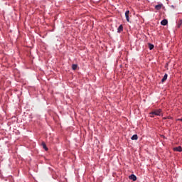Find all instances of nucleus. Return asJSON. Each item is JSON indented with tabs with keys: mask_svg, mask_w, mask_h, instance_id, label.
I'll use <instances>...</instances> for the list:
<instances>
[{
	"mask_svg": "<svg viewBox=\"0 0 182 182\" xmlns=\"http://www.w3.org/2000/svg\"><path fill=\"white\" fill-rule=\"evenodd\" d=\"M161 109H158L154 111H152L149 113L150 117H154V116H160L161 114Z\"/></svg>",
	"mask_w": 182,
	"mask_h": 182,
	"instance_id": "obj_1",
	"label": "nucleus"
},
{
	"mask_svg": "<svg viewBox=\"0 0 182 182\" xmlns=\"http://www.w3.org/2000/svg\"><path fill=\"white\" fill-rule=\"evenodd\" d=\"M130 14V11L127 10L125 12V17H126V20L127 21V22H130V19L129 18V15Z\"/></svg>",
	"mask_w": 182,
	"mask_h": 182,
	"instance_id": "obj_2",
	"label": "nucleus"
},
{
	"mask_svg": "<svg viewBox=\"0 0 182 182\" xmlns=\"http://www.w3.org/2000/svg\"><path fill=\"white\" fill-rule=\"evenodd\" d=\"M129 178L130 180H132L133 181H136V180H137V177H136V175L134 174H132L131 176H129Z\"/></svg>",
	"mask_w": 182,
	"mask_h": 182,
	"instance_id": "obj_3",
	"label": "nucleus"
},
{
	"mask_svg": "<svg viewBox=\"0 0 182 182\" xmlns=\"http://www.w3.org/2000/svg\"><path fill=\"white\" fill-rule=\"evenodd\" d=\"M173 150V151H179L181 153L182 151V148L181 146H179L178 147H174Z\"/></svg>",
	"mask_w": 182,
	"mask_h": 182,
	"instance_id": "obj_4",
	"label": "nucleus"
},
{
	"mask_svg": "<svg viewBox=\"0 0 182 182\" xmlns=\"http://www.w3.org/2000/svg\"><path fill=\"white\" fill-rule=\"evenodd\" d=\"M167 23H168V21H167V19H164L161 22V25H163V26H166Z\"/></svg>",
	"mask_w": 182,
	"mask_h": 182,
	"instance_id": "obj_5",
	"label": "nucleus"
},
{
	"mask_svg": "<svg viewBox=\"0 0 182 182\" xmlns=\"http://www.w3.org/2000/svg\"><path fill=\"white\" fill-rule=\"evenodd\" d=\"M163 6V4H158L156 6H155V9H156V11H160L161 9Z\"/></svg>",
	"mask_w": 182,
	"mask_h": 182,
	"instance_id": "obj_6",
	"label": "nucleus"
},
{
	"mask_svg": "<svg viewBox=\"0 0 182 182\" xmlns=\"http://www.w3.org/2000/svg\"><path fill=\"white\" fill-rule=\"evenodd\" d=\"M118 33H120V32H123V25H120L117 28Z\"/></svg>",
	"mask_w": 182,
	"mask_h": 182,
	"instance_id": "obj_7",
	"label": "nucleus"
},
{
	"mask_svg": "<svg viewBox=\"0 0 182 182\" xmlns=\"http://www.w3.org/2000/svg\"><path fill=\"white\" fill-rule=\"evenodd\" d=\"M168 75L167 74H165L164 77L162 78L161 80V82H166V80H167V77H168Z\"/></svg>",
	"mask_w": 182,
	"mask_h": 182,
	"instance_id": "obj_8",
	"label": "nucleus"
},
{
	"mask_svg": "<svg viewBox=\"0 0 182 182\" xmlns=\"http://www.w3.org/2000/svg\"><path fill=\"white\" fill-rule=\"evenodd\" d=\"M43 148L46 150V151H48V147L46 146V144L45 142H42Z\"/></svg>",
	"mask_w": 182,
	"mask_h": 182,
	"instance_id": "obj_9",
	"label": "nucleus"
},
{
	"mask_svg": "<svg viewBox=\"0 0 182 182\" xmlns=\"http://www.w3.org/2000/svg\"><path fill=\"white\" fill-rule=\"evenodd\" d=\"M132 140H137L139 139V136H137V134H134L132 136Z\"/></svg>",
	"mask_w": 182,
	"mask_h": 182,
	"instance_id": "obj_10",
	"label": "nucleus"
},
{
	"mask_svg": "<svg viewBox=\"0 0 182 182\" xmlns=\"http://www.w3.org/2000/svg\"><path fill=\"white\" fill-rule=\"evenodd\" d=\"M149 48L150 49V50H152V49H154V45L149 43Z\"/></svg>",
	"mask_w": 182,
	"mask_h": 182,
	"instance_id": "obj_11",
	"label": "nucleus"
},
{
	"mask_svg": "<svg viewBox=\"0 0 182 182\" xmlns=\"http://www.w3.org/2000/svg\"><path fill=\"white\" fill-rule=\"evenodd\" d=\"M72 69H73V70H76V69H77V65L73 64L72 65Z\"/></svg>",
	"mask_w": 182,
	"mask_h": 182,
	"instance_id": "obj_12",
	"label": "nucleus"
},
{
	"mask_svg": "<svg viewBox=\"0 0 182 182\" xmlns=\"http://www.w3.org/2000/svg\"><path fill=\"white\" fill-rule=\"evenodd\" d=\"M163 119H164V120H166V119H170V118L169 117H164Z\"/></svg>",
	"mask_w": 182,
	"mask_h": 182,
	"instance_id": "obj_13",
	"label": "nucleus"
}]
</instances>
